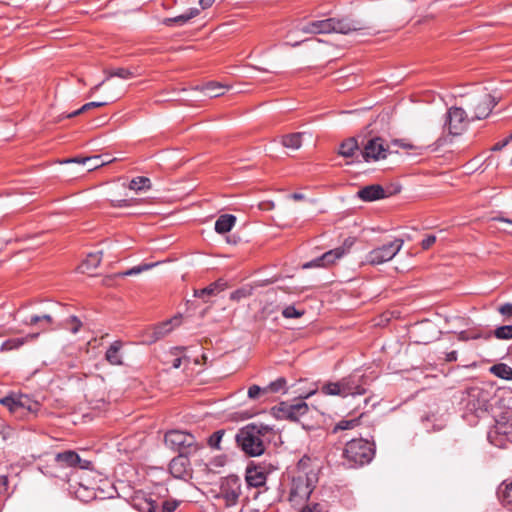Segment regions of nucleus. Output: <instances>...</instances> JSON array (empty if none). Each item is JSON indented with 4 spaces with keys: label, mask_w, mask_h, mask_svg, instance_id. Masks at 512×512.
<instances>
[{
    "label": "nucleus",
    "mask_w": 512,
    "mask_h": 512,
    "mask_svg": "<svg viewBox=\"0 0 512 512\" xmlns=\"http://www.w3.org/2000/svg\"><path fill=\"white\" fill-rule=\"evenodd\" d=\"M309 462V458H302L288 472V501L292 506L303 505L309 499L318 482V475L310 467Z\"/></svg>",
    "instance_id": "1"
},
{
    "label": "nucleus",
    "mask_w": 512,
    "mask_h": 512,
    "mask_svg": "<svg viewBox=\"0 0 512 512\" xmlns=\"http://www.w3.org/2000/svg\"><path fill=\"white\" fill-rule=\"evenodd\" d=\"M361 29H363V26L359 21L349 18H327L308 22L300 30L306 34H349Z\"/></svg>",
    "instance_id": "2"
},
{
    "label": "nucleus",
    "mask_w": 512,
    "mask_h": 512,
    "mask_svg": "<svg viewBox=\"0 0 512 512\" xmlns=\"http://www.w3.org/2000/svg\"><path fill=\"white\" fill-rule=\"evenodd\" d=\"M374 455V444L363 438L348 441L343 450V458L350 468L368 464Z\"/></svg>",
    "instance_id": "3"
},
{
    "label": "nucleus",
    "mask_w": 512,
    "mask_h": 512,
    "mask_svg": "<svg viewBox=\"0 0 512 512\" xmlns=\"http://www.w3.org/2000/svg\"><path fill=\"white\" fill-rule=\"evenodd\" d=\"M164 442L168 448L184 455L195 453L200 447L194 435L181 430L168 431Z\"/></svg>",
    "instance_id": "4"
},
{
    "label": "nucleus",
    "mask_w": 512,
    "mask_h": 512,
    "mask_svg": "<svg viewBox=\"0 0 512 512\" xmlns=\"http://www.w3.org/2000/svg\"><path fill=\"white\" fill-rule=\"evenodd\" d=\"M257 433L259 431L246 425L237 432L235 437L237 445L250 457L260 456L265 451L264 439H260Z\"/></svg>",
    "instance_id": "5"
},
{
    "label": "nucleus",
    "mask_w": 512,
    "mask_h": 512,
    "mask_svg": "<svg viewBox=\"0 0 512 512\" xmlns=\"http://www.w3.org/2000/svg\"><path fill=\"white\" fill-rule=\"evenodd\" d=\"M315 390L307 393L305 396H301L295 400L294 403L281 402L275 410V415L278 419H285L290 421H298L304 415L308 413L309 407L304 399H307L315 394Z\"/></svg>",
    "instance_id": "6"
},
{
    "label": "nucleus",
    "mask_w": 512,
    "mask_h": 512,
    "mask_svg": "<svg viewBox=\"0 0 512 512\" xmlns=\"http://www.w3.org/2000/svg\"><path fill=\"white\" fill-rule=\"evenodd\" d=\"M404 240L396 238L393 241L374 248L367 255V262L372 265H380L392 260L402 249Z\"/></svg>",
    "instance_id": "7"
},
{
    "label": "nucleus",
    "mask_w": 512,
    "mask_h": 512,
    "mask_svg": "<svg viewBox=\"0 0 512 512\" xmlns=\"http://www.w3.org/2000/svg\"><path fill=\"white\" fill-rule=\"evenodd\" d=\"M467 113L460 107H451L448 109L445 117L444 128L453 136L461 135L468 125Z\"/></svg>",
    "instance_id": "8"
},
{
    "label": "nucleus",
    "mask_w": 512,
    "mask_h": 512,
    "mask_svg": "<svg viewBox=\"0 0 512 512\" xmlns=\"http://www.w3.org/2000/svg\"><path fill=\"white\" fill-rule=\"evenodd\" d=\"M241 493V479L238 476L229 475L222 479L219 497L225 501L226 506L236 505Z\"/></svg>",
    "instance_id": "9"
},
{
    "label": "nucleus",
    "mask_w": 512,
    "mask_h": 512,
    "mask_svg": "<svg viewBox=\"0 0 512 512\" xmlns=\"http://www.w3.org/2000/svg\"><path fill=\"white\" fill-rule=\"evenodd\" d=\"M277 468L271 464H249L245 472V480L248 486L259 488L266 484L268 475Z\"/></svg>",
    "instance_id": "10"
},
{
    "label": "nucleus",
    "mask_w": 512,
    "mask_h": 512,
    "mask_svg": "<svg viewBox=\"0 0 512 512\" xmlns=\"http://www.w3.org/2000/svg\"><path fill=\"white\" fill-rule=\"evenodd\" d=\"M497 100L489 93L474 97L471 101L473 117L472 120H481L489 116Z\"/></svg>",
    "instance_id": "11"
},
{
    "label": "nucleus",
    "mask_w": 512,
    "mask_h": 512,
    "mask_svg": "<svg viewBox=\"0 0 512 512\" xmlns=\"http://www.w3.org/2000/svg\"><path fill=\"white\" fill-rule=\"evenodd\" d=\"M466 409L477 417L487 411L486 394L482 389L474 387L467 391Z\"/></svg>",
    "instance_id": "12"
},
{
    "label": "nucleus",
    "mask_w": 512,
    "mask_h": 512,
    "mask_svg": "<svg viewBox=\"0 0 512 512\" xmlns=\"http://www.w3.org/2000/svg\"><path fill=\"white\" fill-rule=\"evenodd\" d=\"M387 148L384 145V140L380 137L370 139L361 152L362 158L366 161H378L385 159L387 156Z\"/></svg>",
    "instance_id": "13"
},
{
    "label": "nucleus",
    "mask_w": 512,
    "mask_h": 512,
    "mask_svg": "<svg viewBox=\"0 0 512 512\" xmlns=\"http://www.w3.org/2000/svg\"><path fill=\"white\" fill-rule=\"evenodd\" d=\"M346 253L344 247H337L323 253L320 257H317L311 261H308L302 265L303 269H310L315 267H327L333 264L337 259L343 257Z\"/></svg>",
    "instance_id": "14"
},
{
    "label": "nucleus",
    "mask_w": 512,
    "mask_h": 512,
    "mask_svg": "<svg viewBox=\"0 0 512 512\" xmlns=\"http://www.w3.org/2000/svg\"><path fill=\"white\" fill-rule=\"evenodd\" d=\"M346 396L364 395L367 392L366 380L363 375L352 374L341 379Z\"/></svg>",
    "instance_id": "15"
},
{
    "label": "nucleus",
    "mask_w": 512,
    "mask_h": 512,
    "mask_svg": "<svg viewBox=\"0 0 512 512\" xmlns=\"http://www.w3.org/2000/svg\"><path fill=\"white\" fill-rule=\"evenodd\" d=\"M55 461L63 466L67 467H79L81 469H90L92 462L89 460L81 459V457L72 450L57 453Z\"/></svg>",
    "instance_id": "16"
},
{
    "label": "nucleus",
    "mask_w": 512,
    "mask_h": 512,
    "mask_svg": "<svg viewBox=\"0 0 512 512\" xmlns=\"http://www.w3.org/2000/svg\"><path fill=\"white\" fill-rule=\"evenodd\" d=\"M171 475L178 479H185L190 476V461L188 455L179 454L174 457L169 464Z\"/></svg>",
    "instance_id": "17"
},
{
    "label": "nucleus",
    "mask_w": 512,
    "mask_h": 512,
    "mask_svg": "<svg viewBox=\"0 0 512 512\" xmlns=\"http://www.w3.org/2000/svg\"><path fill=\"white\" fill-rule=\"evenodd\" d=\"M122 347L123 342L120 340H116L108 347L105 352V360L114 366L123 365V355H122Z\"/></svg>",
    "instance_id": "18"
},
{
    "label": "nucleus",
    "mask_w": 512,
    "mask_h": 512,
    "mask_svg": "<svg viewBox=\"0 0 512 512\" xmlns=\"http://www.w3.org/2000/svg\"><path fill=\"white\" fill-rule=\"evenodd\" d=\"M357 195L361 200L370 202L384 198L385 191L380 185H369L360 189Z\"/></svg>",
    "instance_id": "19"
},
{
    "label": "nucleus",
    "mask_w": 512,
    "mask_h": 512,
    "mask_svg": "<svg viewBox=\"0 0 512 512\" xmlns=\"http://www.w3.org/2000/svg\"><path fill=\"white\" fill-rule=\"evenodd\" d=\"M193 89L202 92L205 96L209 98H216L223 95L225 91L228 89V86L218 82L211 81L203 86H196Z\"/></svg>",
    "instance_id": "20"
},
{
    "label": "nucleus",
    "mask_w": 512,
    "mask_h": 512,
    "mask_svg": "<svg viewBox=\"0 0 512 512\" xmlns=\"http://www.w3.org/2000/svg\"><path fill=\"white\" fill-rule=\"evenodd\" d=\"M133 507L139 512H160V506L151 497H135Z\"/></svg>",
    "instance_id": "21"
},
{
    "label": "nucleus",
    "mask_w": 512,
    "mask_h": 512,
    "mask_svg": "<svg viewBox=\"0 0 512 512\" xmlns=\"http://www.w3.org/2000/svg\"><path fill=\"white\" fill-rule=\"evenodd\" d=\"M39 333H30L21 338H12L4 341L1 345V351H10L20 348L25 343L34 341L38 338Z\"/></svg>",
    "instance_id": "22"
},
{
    "label": "nucleus",
    "mask_w": 512,
    "mask_h": 512,
    "mask_svg": "<svg viewBox=\"0 0 512 512\" xmlns=\"http://www.w3.org/2000/svg\"><path fill=\"white\" fill-rule=\"evenodd\" d=\"M102 259V252L90 253L86 259L80 264L79 269L82 273H91L95 270Z\"/></svg>",
    "instance_id": "23"
},
{
    "label": "nucleus",
    "mask_w": 512,
    "mask_h": 512,
    "mask_svg": "<svg viewBox=\"0 0 512 512\" xmlns=\"http://www.w3.org/2000/svg\"><path fill=\"white\" fill-rule=\"evenodd\" d=\"M198 14H199V10L196 8H192L187 13L178 15L176 17L165 18L163 20V24L166 26H173V25L182 26V25L186 24L190 19L196 17Z\"/></svg>",
    "instance_id": "24"
},
{
    "label": "nucleus",
    "mask_w": 512,
    "mask_h": 512,
    "mask_svg": "<svg viewBox=\"0 0 512 512\" xmlns=\"http://www.w3.org/2000/svg\"><path fill=\"white\" fill-rule=\"evenodd\" d=\"M236 222V217L231 214L221 215L215 222V231L219 234L229 232Z\"/></svg>",
    "instance_id": "25"
},
{
    "label": "nucleus",
    "mask_w": 512,
    "mask_h": 512,
    "mask_svg": "<svg viewBox=\"0 0 512 512\" xmlns=\"http://www.w3.org/2000/svg\"><path fill=\"white\" fill-rule=\"evenodd\" d=\"M53 318L50 314H28L21 317V323L26 326H35L38 324H51Z\"/></svg>",
    "instance_id": "26"
},
{
    "label": "nucleus",
    "mask_w": 512,
    "mask_h": 512,
    "mask_svg": "<svg viewBox=\"0 0 512 512\" xmlns=\"http://www.w3.org/2000/svg\"><path fill=\"white\" fill-rule=\"evenodd\" d=\"M224 289L225 283L221 280H218L203 289L194 290V296L204 299L206 296H214Z\"/></svg>",
    "instance_id": "27"
},
{
    "label": "nucleus",
    "mask_w": 512,
    "mask_h": 512,
    "mask_svg": "<svg viewBox=\"0 0 512 512\" xmlns=\"http://www.w3.org/2000/svg\"><path fill=\"white\" fill-rule=\"evenodd\" d=\"M498 497L508 509H512V482L502 483L498 488Z\"/></svg>",
    "instance_id": "28"
},
{
    "label": "nucleus",
    "mask_w": 512,
    "mask_h": 512,
    "mask_svg": "<svg viewBox=\"0 0 512 512\" xmlns=\"http://www.w3.org/2000/svg\"><path fill=\"white\" fill-rule=\"evenodd\" d=\"M358 149L356 139L348 138L340 144L338 154L342 157L349 158L352 157Z\"/></svg>",
    "instance_id": "29"
},
{
    "label": "nucleus",
    "mask_w": 512,
    "mask_h": 512,
    "mask_svg": "<svg viewBox=\"0 0 512 512\" xmlns=\"http://www.w3.org/2000/svg\"><path fill=\"white\" fill-rule=\"evenodd\" d=\"M303 135H304V133H302V132H296V133L284 135L282 137L281 143L286 148L297 150L302 145Z\"/></svg>",
    "instance_id": "30"
},
{
    "label": "nucleus",
    "mask_w": 512,
    "mask_h": 512,
    "mask_svg": "<svg viewBox=\"0 0 512 512\" xmlns=\"http://www.w3.org/2000/svg\"><path fill=\"white\" fill-rule=\"evenodd\" d=\"M321 392L325 395L347 397L343 390L342 381L329 382L322 386Z\"/></svg>",
    "instance_id": "31"
},
{
    "label": "nucleus",
    "mask_w": 512,
    "mask_h": 512,
    "mask_svg": "<svg viewBox=\"0 0 512 512\" xmlns=\"http://www.w3.org/2000/svg\"><path fill=\"white\" fill-rule=\"evenodd\" d=\"M490 372L498 378L512 380V368L505 363H498L490 368Z\"/></svg>",
    "instance_id": "32"
},
{
    "label": "nucleus",
    "mask_w": 512,
    "mask_h": 512,
    "mask_svg": "<svg viewBox=\"0 0 512 512\" xmlns=\"http://www.w3.org/2000/svg\"><path fill=\"white\" fill-rule=\"evenodd\" d=\"M129 188L134 191L148 190L151 188V181L148 177H135L130 181Z\"/></svg>",
    "instance_id": "33"
},
{
    "label": "nucleus",
    "mask_w": 512,
    "mask_h": 512,
    "mask_svg": "<svg viewBox=\"0 0 512 512\" xmlns=\"http://www.w3.org/2000/svg\"><path fill=\"white\" fill-rule=\"evenodd\" d=\"M61 327L69 330L73 334H76L80 331L82 322L78 317L70 316L68 319L62 322Z\"/></svg>",
    "instance_id": "34"
},
{
    "label": "nucleus",
    "mask_w": 512,
    "mask_h": 512,
    "mask_svg": "<svg viewBox=\"0 0 512 512\" xmlns=\"http://www.w3.org/2000/svg\"><path fill=\"white\" fill-rule=\"evenodd\" d=\"M112 77H119L121 79L127 80L133 78L134 73L126 68H116L107 71L106 80H109Z\"/></svg>",
    "instance_id": "35"
},
{
    "label": "nucleus",
    "mask_w": 512,
    "mask_h": 512,
    "mask_svg": "<svg viewBox=\"0 0 512 512\" xmlns=\"http://www.w3.org/2000/svg\"><path fill=\"white\" fill-rule=\"evenodd\" d=\"M493 335L499 340L512 339V325H503L493 331Z\"/></svg>",
    "instance_id": "36"
},
{
    "label": "nucleus",
    "mask_w": 512,
    "mask_h": 512,
    "mask_svg": "<svg viewBox=\"0 0 512 512\" xmlns=\"http://www.w3.org/2000/svg\"><path fill=\"white\" fill-rule=\"evenodd\" d=\"M286 386V379L280 377L263 388V393H277Z\"/></svg>",
    "instance_id": "37"
},
{
    "label": "nucleus",
    "mask_w": 512,
    "mask_h": 512,
    "mask_svg": "<svg viewBox=\"0 0 512 512\" xmlns=\"http://www.w3.org/2000/svg\"><path fill=\"white\" fill-rule=\"evenodd\" d=\"M304 313L305 311L303 309L299 310L293 305L287 306L282 310L283 317L287 319L300 318Z\"/></svg>",
    "instance_id": "38"
},
{
    "label": "nucleus",
    "mask_w": 512,
    "mask_h": 512,
    "mask_svg": "<svg viewBox=\"0 0 512 512\" xmlns=\"http://www.w3.org/2000/svg\"><path fill=\"white\" fill-rule=\"evenodd\" d=\"M85 160H88L86 163L88 171H92L108 163V161H102V155L86 157Z\"/></svg>",
    "instance_id": "39"
},
{
    "label": "nucleus",
    "mask_w": 512,
    "mask_h": 512,
    "mask_svg": "<svg viewBox=\"0 0 512 512\" xmlns=\"http://www.w3.org/2000/svg\"><path fill=\"white\" fill-rule=\"evenodd\" d=\"M248 427H253L255 431H259V433H257V436L260 438V439H263L266 435L272 433L273 431V428L269 425H265V424H262V423H251V424H248L247 425Z\"/></svg>",
    "instance_id": "40"
},
{
    "label": "nucleus",
    "mask_w": 512,
    "mask_h": 512,
    "mask_svg": "<svg viewBox=\"0 0 512 512\" xmlns=\"http://www.w3.org/2000/svg\"><path fill=\"white\" fill-rule=\"evenodd\" d=\"M252 294V288H240L235 291H233L230 294V299L233 301H239L242 298L249 297Z\"/></svg>",
    "instance_id": "41"
},
{
    "label": "nucleus",
    "mask_w": 512,
    "mask_h": 512,
    "mask_svg": "<svg viewBox=\"0 0 512 512\" xmlns=\"http://www.w3.org/2000/svg\"><path fill=\"white\" fill-rule=\"evenodd\" d=\"M224 435L223 430H218L214 432L209 438H208V444L210 447L215 449H220V442L222 440V437Z\"/></svg>",
    "instance_id": "42"
},
{
    "label": "nucleus",
    "mask_w": 512,
    "mask_h": 512,
    "mask_svg": "<svg viewBox=\"0 0 512 512\" xmlns=\"http://www.w3.org/2000/svg\"><path fill=\"white\" fill-rule=\"evenodd\" d=\"M496 432L501 435H505L510 441H512V424L507 425L502 422H497Z\"/></svg>",
    "instance_id": "43"
},
{
    "label": "nucleus",
    "mask_w": 512,
    "mask_h": 512,
    "mask_svg": "<svg viewBox=\"0 0 512 512\" xmlns=\"http://www.w3.org/2000/svg\"><path fill=\"white\" fill-rule=\"evenodd\" d=\"M156 264H144L140 266L132 267L131 269H128L127 271L121 273V276H132L137 275L145 270L150 269L151 267L155 266Z\"/></svg>",
    "instance_id": "44"
},
{
    "label": "nucleus",
    "mask_w": 512,
    "mask_h": 512,
    "mask_svg": "<svg viewBox=\"0 0 512 512\" xmlns=\"http://www.w3.org/2000/svg\"><path fill=\"white\" fill-rule=\"evenodd\" d=\"M184 350V348L182 347H174L172 350H171V353L173 355H175L176 357L171 361V365L173 368L175 369H178L181 364H182V361L183 359H187L186 357H181L179 356V354Z\"/></svg>",
    "instance_id": "45"
},
{
    "label": "nucleus",
    "mask_w": 512,
    "mask_h": 512,
    "mask_svg": "<svg viewBox=\"0 0 512 512\" xmlns=\"http://www.w3.org/2000/svg\"><path fill=\"white\" fill-rule=\"evenodd\" d=\"M357 425H358L357 419L341 420L336 424L334 431L352 429Z\"/></svg>",
    "instance_id": "46"
},
{
    "label": "nucleus",
    "mask_w": 512,
    "mask_h": 512,
    "mask_svg": "<svg viewBox=\"0 0 512 512\" xmlns=\"http://www.w3.org/2000/svg\"><path fill=\"white\" fill-rule=\"evenodd\" d=\"M299 512H327L325 506L320 503H310L304 505Z\"/></svg>",
    "instance_id": "47"
},
{
    "label": "nucleus",
    "mask_w": 512,
    "mask_h": 512,
    "mask_svg": "<svg viewBox=\"0 0 512 512\" xmlns=\"http://www.w3.org/2000/svg\"><path fill=\"white\" fill-rule=\"evenodd\" d=\"M17 397L7 396L0 400V403L8 407L10 411H17Z\"/></svg>",
    "instance_id": "48"
},
{
    "label": "nucleus",
    "mask_w": 512,
    "mask_h": 512,
    "mask_svg": "<svg viewBox=\"0 0 512 512\" xmlns=\"http://www.w3.org/2000/svg\"><path fill=\"white\" fill-rule=\"evenodd\" d=\"M16 401H17V410L19 408H26L29 411L33 410L32 406L29 404L30 400H29V398L27 396L20 395V396L17 397Z\"/></svg>",
    "instance_id": "49"
},
{
    "label": "nucleus",
    "mask_w": 512,
    "mask_h": 512,
    "mask_svg": "<svg viewBox=\"0 0 512 512\" xmlns=\"http://www.w3.org/2000/svg\"><path fill=\"white\" fill-rule=\"evenodd\" d=\"M498 311L501 315H503L506 319L512 318V304L505 303L498 308Z\"/></svg>",
    "instance_id": "50"
},
{
    "label": "nucleus",
    "mask_w": 512,
    "mask_h": 512,
    "mask_svg": "<svg viewBox=\"0 0 512 512\" xmlns=\"http://www.w3.org/2000/svg\"><path fill=\"white\" fill-rule=\"evenodd\" d=\"M178 506L177 501H164L160 507V512H173Z\"/></svg>",
    "instance_id": "51"
},
{
    "label": "nucleus",
    "mask_w": 512,
    "mask_h": 512,
    "mask_svg": "<svg viewBox=\"0 0 512 512\" xmlns=\"http://www.w3.org/2000/svg\"><path fill=\"white\" fill-rule=\"evenodd\" d=\"M170 322L163 323L161 326L157 327L155 330L156 338H161L165 336L170 331Z\"/></svg>",
    "instance_id": "52"
},
{
    "label": "nucleus",
    "mask_w": 512,
    "mask_h": 512,
    "mask_svg": "<svg viewBox=\"0 0 512 512\" xmlns=\"http://www.w3.org/2000/svg\"><path fill=\"white\" fill-rule=\"evenodd\" d=\"M260 393H263V388L258 385H252L248 389V397L250 399H256Z\"/></svg>",
    "instance_id": "53"
},
{
    "label": "nucleus",
    "mask_w": 512,
    "mask_h": 512,
    "mask_svg": "<svg viewBox=\"0 0 512 512\" xmlns=\"http://www.w3.org/2000/svg\"><path fill=\"white\" fill-rule=\"evenodd\" d=\"M436 241V236L428 235L425 239L422 240L421 246L424 250L429 249Z\"/></svg>",
    "instance_id": "54"
},
{
    "label": "nucleus",
    "mask_w": 512,
    "mask_h": 512,
    "mask_svg": "<svg viewBox=\"0 0 512 512\" xmlns=\"http://www.w3.org/2000/svg\"><path fill=\"white\" fill-rule=\"evenodd\" d=\"M111 205L116 208L128 207L131 205L130 200L121 199V200H112Z\"/></svg>",
    "instance_id": "55"
},
{
    "label": "nucleus",
    "mask_w": 512,
    "mask_h": 512,
    "mask_svg": "<svg viewBox=\"0 0 512 512\" xmlns=\"http://www.w3.org/2000/svg\"><path fill=\"white\" fill-rule=\"evenodd\" d=\"M107 102L106 101H103V102H89V103H86L82 106V110H85L88 111L89 109H92V108H96V107H102L104 105H106Z\"/></svg>",
    "instance_id": "56"
},
{
    "label": "nucleus",
    "mask_w": 512,
    "mask_h": 512,
    "mask_svg": "<svg viewBox=\"0 0 512 512\" xmlns=\"http://www.w3.org/2000/svg\"><path fill=\"white\" fill-rule=\"evenodd\" d=\"M8 489V478L5 475H0V495L4 494Z\"/></svg>",
    "instance_id": "57"
},
{
    "label": "nucleus",
    "mask_w": 512,
    "mask_h": 512,
    "mask_svg": "<svg viewBox=\"0 0 512 512\" xmlns=\"http://www.w3.org/2000/svg\"><path fill=\"white\" fill-rule=\"evenodd\" d=\"M86 157H74L69 158L63 161V163H78V164H86L88 160H85Z\"/></svg>",
    "instance_id": "58"
},
{
    "label": "nucleus",
    "mask_w": 512,
    "mask_h": 512,
    "mask_svg": "<svg viewBox=\"0 0 512 512\" xmlns=\"http://www.w3.org/2000/svg\"><path fill=\"white\" fill-rule=\"evenodd\" d=\"M508 142H509V138L505 139V140H504V141H502V142H498V143H496V144L493 146V148H492V149H493L494 151H499V150H501L502 148H504V147L508 144Z\"/></svg>",
    "instance_id": "59"
},
{
    "label": "nucleus",
    "mask_w": 512,
    "mask_h": 512,
    "mask_svg": "<svg viewBox=\"0 0 512 512\" xmlns=\"http://www.w3.org/2000/svg\"><path fill=\"white\" fill-rule=\"evenodd\" d=\"M215 0H199V4L202 7V9H207L213 5Z\"/></svg>",
    "instance_id": "60"
},
{
    "label": "nucleus",
    "mask_w": 512,
    "mask_h": 512,
    "mask_svg": "<svg viewBox=\"0 0 512 512\" xmlns=\"http://www.w3.org/2000/svg\"><path fill=\"white\" fill-rule=\"evenodd\" d=\"M456 360H457V352L456 351H451L446 354V361L453 362Z\"/></svg>",
    "instance_id": "61"
},
{
    "label": "nucleus",
    "mask_w": 512,
    "mask_h": 512,
    "mask_svg": "<svg viewBox=\"0 0 512 512\" xmlns=\"http://www.w3.org/2000/svg\"><path fill=\"white\" fill-rule=\"evenodd\" d=\"M84 112H85V110H82V107H81V108H79V109H77V110H75V111H73L71 113L66 114L64 117L65 118H73V117L78 116V115H80L81 113H84Z\"/></svg>",
    "instance_id": "62"
},
{
    "label": "nucleus",
    "mask_w": 512,
    "mask_h": 512,
    "mask_svg": "<svg viewBox=\"0 0 512 512\" xmlns=\"http://www.w3.org/2000/svg\"><path fill=\"white\" fill-rule=\"evenodd\" d=\"M290 198H292V199H293V200H295V201H300V200L305 199V195H304V194H302V193H297V192H296V193L291 194V195H290Z\"/></svg>",
    "instance_id": "63"
},
{
    "label": "nucleus",
    "mask_w": 512,
    "mask_h": 512,
    "mask_svg": "<svg viewBox=\"0 0 512 512\" xmlns=\"http://www.w3.org/2000/svg\"><path fill=\"white\" fill-rule=\"evenodd\" d=\"M493 221L505 222L512 225V219L504 218V217H494Z\"/></svg>",
    "instance_id": "64"
}]
</instances>
